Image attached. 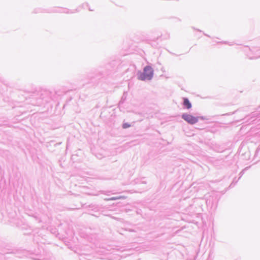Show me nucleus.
<instances>
[{"mask_svg": "<svg viewBox=\"0 0 260 260\" xmlns=\"http://www.w3.org/2000/svg\"><path fill=\"white\" fill-rule=\"evenodd\" d=\"M130 126V124L127 123H125L123 124L122 125V127L123 128H128Z\"/></svg>", "mask_w": 260, "mask_h": 260, "instance_id": "20e7f679", "label": "nucleus"}, {"mask_svg": "<svg viewBox=\"0 0 260 260\" xmlns=\"http://www.w3.org/2000/svg\"><path fill=\"white\" fill-rule=\"evenodd\" d=\"M182 118L190 124H194L198 121V117H194L187 113L182 114Z\"/></svg>", "mask_w": 260, "mask_h": 260, "instance_id": "f03ea898", "label": "nucleus"}, {"mask_svg": "<svg viewBox=\"0 0 260 260\" xmlns=\"http://www.w3.org/2000/svg\"><path fill=\"white\" fill-rule=\"evenodd\" d=\"M183 105L188 109L191 108V104L187 98H183Z\"/></svg>", "mask_w": 260, "mask_h": 260, "instance_id": "7ed1b4c3", "label": "nucleus"}, {"mask_svg": "<svg viewBox=\"0 0 260 260\" xmlns=\"http://www.w3.org/2000/svg\"><path fill=\"white\" fill-rule=\"evenodd\" d=\"M121 197L112 198L110 199H107V200H114L119 199H121Z\"/></svg>", "mask_w": 260, "mask_h": 260, "instance_id": "39448f33", "label": "nucleus"}, {"mask_svg": "<svg viewBox=\"0 0 260 260\" xmlns=\"http://www.w3.org/2000/svg\"><path fill=\"white\" fill-rule=\"evenodd\" d=\"M153 75V71L151 67L147 66L144 69L143 73H140L138 79L141 80H150Z\"/></svg>", "mask_w": 260, "mask_h": 260, "instance_id": "f257e3e1", "label": "nucleus"}]
</instances>
